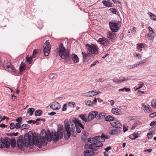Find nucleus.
<instances>
[{"label": "nucleus", "mask_w": 156, "mask_h": 156, "mask_svg": "<svg viewBox=\"0 0 156 156\" xmlns=\"http://www.w3.org/2000/svg\"><path fill=\"white\" fill-rule=\"evenodd\" d=\"M37 136L36 133L29 131L26 133L24 137L23 140L26 147H28L29 145L32 146L34 143H37Z\"/></svg>", "instance_id": "obj_1"}, {"label": "nucleus", "mask_w": 156, "mask_h": 156, "mask_svg": "<svg viewBox=\"0 0 156 156\" xmlns=\"http://www.w3.org/2000/svg\"><path fill=\"white\" fill-rule=\"evenodd\" d=\"M64 126L67 133L66 134H65V138L68 140L70 137L71 132L73 133L75 129V127L73 123H72L71 121H68V119H65L64 121Z\"/></svg>", "instance_id": "obj_2"}, {"label": "nucleus", "mask_w": 156, "mask_h": 156, "mask_svg": "<svg viewBox=\"0 0 156 156\" xmlns=\"http://www.w3.org/2000/svg\"><path fill=\"white\" fill-rule=\"evenodd\" d=\"M58 52L59 55L62 59H64L66 62L69 61L70 58L69 56L70 52L68 49H65L62 43L59 44Z\"/></svg>", "instance_id": "obj_3"}, {"label": "nucleus", "mask_w": 156, "mask_h": 156, "mask_svg": "<svg viewBox=\"0 0 156 156\" xmlns=\"http://www.w3.org/2000/svg\"><path fill=\"white\" fill-rule=\"evenodd\" d=\"M105 135L102 133L101 136H95L93 138L90 137L88 139V142L93 144L95 147H101L103 145L101 142H104L105 140Z\"/></svg>", "instance_id": "obj_4"}, {"label": "nucleus", "mask_w": 156, "mask_h": 156, "mask_svg": "<svg viewBox=\"0 0 156 156\" xmlns=\"http://www.w3.org/2000/svg\"><path fill=\"white\" fill-rule=\"evenodd\" d=\"M86 47L88 53L92 57H94L95 55L98 54L99 52V48L96 44H87Z\"/></svg>", "instance_id": "obj_5"}, {"label": "nucleus", "mask_w": 156, "mask_h": 156, "mask_svg": "<svg viewBox=\"0 0 156 156\" xmlns=\"http://www.w3.org/2000/svg\"><path fill=\"white\" fill-rule=\"evenodd\" d=\"M63 129L62 127L60 126L58 127L57 131V135L55 132H52V136H54L53 138V140L54 141L55 140L58 141L59 139L62 138L63 136Z\"/></svg>", "instance_id": "obj_6"}, {"label": "nucleus", "mask_w": 156, "mask_h": 156, "mask_svg": "<svg viewBox=\"0 0 156 156\" xmlns=\"http://www.w3.org/2000/svg\"><path fill=\"white\" fill-rule=\"evenodd\" d=\"M11 140L8 137H6L5 139L1 138L0 139V148H3L5 147H9L10 145Z\"/></svg>", "instance_id": "obj_7"}, {"label": "nucleus", "mask_w": 156, "mask_h": 156, "mask_svg": "<svg viewBox=\"0 0 156 156\" xmlns=\"http://www.w3.org/2000/svg\"><path fill=\"white\" fill-rule=\"evenodd\" d=\"M109 25L110 28L113 32H116L120 29L121 26V22H110Z\"/></svg>", "instance_id": "obj_8"}, {"label": "nucleus", "mask_w": 156, "mask_h": 156, "mask_svg": "<svg viewBox=\"0 0 156 156\" xmlns=\"http://www.w3.org/2000/svg\"><path fill=\"white\" fill-rule=\"evenodd\" d=\"M3 66L5 70L9 72L14 73L16 72L15 69L11 65V64L9 62L7 61L4 62Z\"/></svg>", "instance_id": "obj_9"}, {"label": "nucleus", "mask_w": 156, "mask_h": 156, "mask_svg": "<svg viewBox=\"0 0 156 156\" xmlns=\"http://www.w3.org/2000/svg\"><path fill=\"white\" fill-rule=\"evenodd\" d=\"M44 53L45 56H48L51 49V45L48 41L47 40L44 46Z\"/></svg>", "instance_id": "obj_10"}, {"label": "nucleus", "mask_w": 156, "mask_h": 156, "mask_svg": "<svg viewBox=\"0 0 156 156\" xmlns=\"http://www.w3.org/2000/svg\"><path fill=\"white\" fill-rule=\"evenodd\" d=\"M112 126L116 128H120L122 127L121 123L115 119L113 121L110 122Z\"/></svg>", "instance_id": "obj_11"}, {"label": "nucleus", "mask_w": 156, "mask_h": 156, "mask_svg": "<svg viewBox=\"0 0 156 156\" xmlns=\"http://www.w3.org/2000/svg\"><path fill=\"white\" fill-rule=\"evenodd\" d=\"M98 42L105 46H108L110 44V42L104 37L99 38Z\"/></svg>", "instance_id": "obj_12"}, {"label": "nucleus", "mask_w": 156, "mask_h": 156, "mask_svg": "<svg viewBox=\"0 0 156 156\" xmlns=\"http://www.w3.org/2000/svg\"><path fill=\"white\" fill-rule=\"evenodd\" d=\"M60 104L57 102L54 101L51 103L50 108L53 110H58L60 108Z\"/></svg>", "instance_id": "obj_13"}, {"label": "nucleus", "mask_w": 156, "mask_h": 156, "mask_svg": "<svg viewBox=\"0 0 156 156\" xmlns=\"http://www.w3.org/2000/svg\"><path fill=\"white\" fill-rule=\"evenodd\" d=\"M98 112H91L88 114V120L91 121L94 119L98 115Z\"/></svg>", "instance_id": "obj_14"}, {"label": "nucleus", "mask_w": 156, "mask_h": 156, "mask_svg": "<svg viewBox=\"0 0 156 156\" xmlns=\"http://www.w3.org/2000/svg\"><path fill=\"white\" fill-rule=\"evenodd\" d=\"M82 54L83 56V61L84 62H87L89 60L90 55L88 53V52L87 53L82 52Z\"/></svg>", "instance_id": "obj_15"}, {"label": "nucleus", "mask_w": 156, "mask_h": 156, "mask_svg": "<svg viewBox=\"0 0 156 156\" xmlns=\"http://www.w3.org/2000/svg\"><path fill=\"white\" fill-rule=\"evenodd\" d=\"M97 153V152H95L92 150H87L84 151L83 154L85 156H90L92 155H95Z\"/></svg>", "instance_id": "obj_16"}, {"label": "nucleus", "mask_w": 156, "mask_h": 156, "mask_svg": "<svg viewBox=\"0 0 156 156\" xmlns=\"http://www.w3.org/2000/svg\"><path fill=\"white\" fill-rule=\"evenodd\" d=\"M17 145L18 147L19 148H22L23 146V136H20L18 139L17 142Z\"/></svg>", "instance_id": "obj_17"}, {"label": "nucleus", "mask_w": 156, "mask_h": 156, "mask_svg": "<svg viewBox=\"0 0 156 156\" xmlns=\"http://www.w3.org/2000/svg\"><path fill=\"white\" fill-rule=\"evenodd\" d=\"M142 106L143 108L144 111L147 113H149L151 112L150 110V107L149 105L146 103H143Z\"/></svg>", "instance_id": "obj_18"}, {"label": "nucleus", "mask_w": 156, "mask_h": 156, "mask_svg": "<svg viewBox=\"0 0 156 156\" xmlns=\"http://www.w3.org/2000/svg\"><path fill=\"white\" fill-rule=\"evenodd\" d=\"M121 131V130L116 129L109 130V134L111 135H116L120 133Z\"/></svg>", "instance_id": "obj_19"}, {"label": "nucleus", "mask_w": 156, "mask_h": 156, "mask_svg": "<svg viewBox=\"0 0 156 156\" xmlns=\"http://www.w3.org/2000/svg\"><path fill=\"white\" fill-rule=\"evenodd\" d=\"M107 37L110 39L114 40L115 39L116 35L114 33L111 32H108L107 34Z\"/></svg>", "instance_id": "obj_20"}, {"label": "nucleus", "mask_w": 156, "mask_h": 156, "mask_svg": "<svg viewBox=\"0 0 156 156\" xmlns=\"http://www.w3.org/2000/svg\"><path fill=\"white\" fill-rule=\"evenodd\" d=\"M131 79V77L130 76H129L127 77H125L123 76H120L119 79L120 83L123 82L130 80Z\"/></svg>", "instance_id": "obj_21"}, {"label": "nucleus", "mask_w": 156, "mask_h": 156, "mask_svg": "<svg viewBox=\"0 0 156 156\" xmlns=\"http://www.w3.org/2000/svg\"><path fill=\"white\" fill-rule=\"evenodd\" d=\"M47 133L46 132L45 130L42 129L41 130L40 136L41 137L42 140L43 139V140H46V136L47 135Z\"/></svg>", "instance_id": "obj_22"}, {"label": "nucleus", "mask_w": 156, "mask_h": 156, "mask_svg": "<svg viewBox=\"0 0 156 156\" xmlns=\"http://www.w3.org/2000/svg\"><path fill=\"white\" fill-rule=\"evenodd\" d=\"M111 111L113 114L115 115H119L122 114V112H121V110L118 108H112Z\"/></svg>", "instance_id": "obj_23"}, {"label": "nucleus", "mask_w": 156, "mask_h": 156, "mask_svg": "<svg viewBox=\"0 0 156 156\" xmlns=\"http://www.w3.org/2000/svg\"><path fill=\"white\" fill-rule=\"evenodd\" d=\"M72 60L75 63H77L79 61V58L77 55L74 54H73L70 56Z\"/></svg>", "instance_id": "obj_24"}, {"label": "nucleus", "mask_w": 156, "mask_h": 156, "mask_svg": "<svg viewBox=\"0 0 156 156\" xmlns=\"http://www.w3.org/2000/svg\"><path fill=\"white\" fill-rule=\"evenodd\" d=\"M145 87L144 84L142 82H140L137 85V90L141 89L142 90H144Z\"/></svg>", "instance_id": "obj_25"}, {"label": "nucleus", "mask_w": 156, "mask_h": 156, "mask_svg": "<svg viewBox=\"0 0 156 156\" xmlns=\"http://www.w3.org/2000/svg\"><path fill=\"white\" fill-rule=\"evenodd\" d=\"M85 96L87 97H91L95 95L94 90H91L86 93Z\"/></svg>", "instance_id": "obj_26"}, {"label": "nucleus", "mask_w": 156, "mask_h": 156, "mask_svg": "<svg viewBox=\"0 0 156 156\" xmlns=\"http://www.w3.org/2000/svg\"><path fill=\"white\" fill-rule=\"evenodd\" d=\"M102 3L104 4V5L108 7H111L112 5V3L110 2L109 0L103 1L102 2Z\"/></svg>", "instance_id": "obj_27"}, {"label": "nucleus", "mask_w": 156, "mask_h": 156, "mask_svg": "<svg viewBox=\"0 0 156 156\" xmlns=\"http://www.w3.org/2000/svg\"><path fill=\"white\" fill-rule=\"evenodd\" d=\"M145 45L146 44L144 43H140L137 44V48L139 50H140V51H141L142 48H144Z\"/></svg>", "instance_id": "obj_28"}, {"label": "nucleus", "mask_w": 156, "mask_h": 156, "mask_svg": "<svg viewBox=\"0 0 156 156\" xmlns=\"http://www.w3.org/2000/svg\"><path fill=\"white\" fill-rule=\"evenodd\" d=\"M114 118L110 115H108L106 116L105 118V120L106 121H110L111 122L114 120Z\"/></svg>", "instance_id": "obj_29"}, {"label": "nucleus", "mask_w": 156, "mask_h": 156, "mask_svg": "<svg viewBox=\"0 0 156 156\" xmlns=\"http://www.w3.org/2000/svg\"><path fill=\"white\" fill-rule=\"evenodd\" d=\"M146 36L147 37L148 39L149 40H153L154 38V35L152 33L149 32L148 34H147L146 35Z\"/></svg>", "instance_id": "obj_30"}, {"label": "nucleus", "mask_w": 156, "mask_h": 156, "mask_svg": "<svg viewBox=\"0 0 156 156\" xmlns=\"http://www.w3.org/2000/svg\"><path fill=\"white\" fill-rule=\"evenodd\" d=\"M48 133H47L46 136V140L48 142H50L51 140L52 136L50 131H48Z\"/></svg>", "instance_id": "obj_31"}, {"label": "nucleus", "mask_w": 156, "mask_h": 156, "mask_svg": "<svg viewBox=\"0 0 156 156\" xmlns=\"http://www.w3.org/2000/svg\"><path fill=\"white\" fill-rule=\"evenodd\" d=\"M74 125V126L76 127L79 126V125L81 123L79 120L77 119H75L73 120V123Z\"/></svg>", "instance_id": "obj_32"}, {"label": "nucleus", "mask_w": 156, "mask_h": 156, "mask_svg": "<svg viewBox=\"0 0 156 156\" xmlns=\"http://www.w3.org/2000/svg\"><path fill=\"white\" fill-rule=\"evenodd\" d=\"M23 62H22V65L20 66L19 67V72L20 74H22V73L25 69L26 67L24 64H22Z\"/></svg>", "instance_id": "obj_33"}, {"label": "nucleus", "mask_w": 156, "mask_h": 156, "mask_svg": "<svg viewBox=\"0 0 156 156\" xmlns=\"http://www.w3.org/2000/svg\"><path fill=\"white\" fill-rule=\"evenodd\" d=\"M94 147H95L94 144H87L84 146V147L86 149H92L94 148Z\"/></svg>", "instance_id": "obj_34"}, {"label": "nucleus", "mask_w": 156, "mask_h": 156, "mask_svg": "<svg viewBox=\"0 0 156 156\" xmlns=\"http://www.w3.org/2000/svg\"><path fill=\"white\" fill-rule=\"evenodd\" d=\"M16 141L14 138H12L11 140L10 144L12 147L14 148L16 146Z\"/></svg>", "instance_id": "obj_35"}, {"label": "nucleus", "mask_w": 156, "mask_h": 156, "mask_svg": "<svg viewBox=\"0 0 156 156\" xmlns=\"http://www.w3.org/2000/svg\"><path fill=\"white\" fill-rule=\"evenodd\" d=\"M67 108H73L75 107V104L73 102H69L67 104Z\"/></svg>", "instance_id": "obj_36"}, {"label": "nucleus", "mask_w": 156, "mask_h": 156, "mask_svg": "<svg viewBox=\"0 0 156 156\" xmlns=\"http://www.w3.org/2000/svg\"><path fill=\"white\" fill-rule=\"evenodd\" d=\"M37 143H34V144H37V146L39 148H41V145H42L41 142V140H40V139L38 140V136H37Z\"/></svg>", "instance_id": "obj_37"}, {"label": "nucleus", "mask_w": 156, "mask_h": 156, "mask_svg": "<svg viewBox=\"0 0 156 156\" xmlns=\"http://www.w3.org/2000/svg\"><path fill=\"white\" fill-rule=\"evenodd\" d=\"M86 105L88 106H93V102L90 100L86 101H85Z\"/></svg>", "instance_id": "obj_38"}, {"label": "nucleus", "mask_w": 156, "mask_h": 156, "mask_svg": "<svg viewBox=\"0 0 156 156\" xmlns=\"http://www.w3.org/2000/svg\"><path fill=\"white\" fill-rule=\"evenodd\" d=\"M42 114V111L40 110H37L35 112V116H40Z\"/></svg>", "instance_id": "obj_39"}, {"label": "nucleus", "mask_w": 156, "mask_h": 156, "mask_svg": "<svg viewBox=\"0 0 156 156\" xmlns=\"http://www.w3.org/2000/svg\"><path fill=\"white\" fill-rule=\"evenodd\" d=\"M119 92L124 91V90L126 92H129L130 90V88H127L126 87H124L123 88L120 89L119 90Z\"/></svg>", "instance_id": "obj_40"}, {"label": "nucleus", "mask_w": 156, "mask_h": 156, "mask_svg": "<svg viewBox=\"0 0 156 156\" xmlns=\"http://www.w3.org/2000/svg\"><path fill=\"white\" fill-rule=\"evenodd\" d=\"M35 111V109L34 108H30L28 109V112L29 113L30 115L31 116L32 115L33 112H34Z\"/></svg>", "instance_id": "obj_41"}, {"label": "nucleus", "mask_w": 156, "mask_h": 156, "mask_svg": "<svg viewBox=\"0 0 156 156\" xmlns=\"http://www.w3.org/2000/svg\"><path fill=\"white\" fill-rule=\"evenodd\" d=\"M148 14H149L151 16V19L152 20H153L154 21L155 20V19H156V16L150 12H148Z\"/></svg>", "instance_id": "obj_42"}, {"label": "nucleus", "mask_w": 156, "mask_h": 156, "mask_svg": "<svg viewBox=\"0 0 156 156\" xmlns=\"http://www.w3.org/2000/svg\"><path fill=\"white\" fill-rule=\"evenodd\" d=\"M30 126L26 124H23L21 126V128L22 129H28L29 128Z\"/></svg>", "instance_id": "obj_43"}, {"label": "nucleus", "mask_w": 156, "mask_h": 156, "mask_svg": "<svg viewBox=\"0 0 156 156\" xmlns=\"http://www.w3.org/2000/svg\"><path fill=\"white\" fill-rule=\"evenodd\" d=\"M129 138L132 140H134L136 138V133H134V134H132L129 136Z\"/></svg>", "instance_id": "obj_44"}, {"label": "nucleus", "mask_w": 156, "mask_h": 156, "mask_svg": "<svg viewBox=\"0 0 156 156\" xmlns=\"http://www.w3.org/2000/svg\"><path fill=\"white\" fill-rule=\"evenodd\" d=\"M57 77V75L55 73H51V74L49 76V78L50 79H52L56 78Z\"/></svg>", "instance_id": "obj_45"}, {"label": "nucleus", "mask_w": 156, "mask_h": 156, "mask_svg": "<svg viewBox=\"0 0 156 156\" xmlns=\"http://www.w3.org/2000/svg\"><path fill=\"white\" fill-rule=\"evenodd\" d=\"M79 117L80 118L84 121H87V119L84 115H81L79 116Z\"/></svg>", "instance_id": "obj_46"}, {"label": "nucleus", "mask_w": 156, "mask_h": 156, "mask_svg": "<svg viewBox=\"0 0 156 156\" xmlns=\"http://www.w3.org/2000/svg\"><path fill=\"white\" fill-rule=\"evenodd\" d=\"M41 120V119H40L39 118H37L36 119L35 121H34L33 120H30L27 122V123H32V122H33V124H35L37 122L39 121H40Z\"/></svg>", "instance_id": "obj_47"}, {"label": "nucleus", "mask_w": 156, "mask_h": 156, "mask_svg": "<svg viewBox=\"0 0 156 156\" xmlns=\"http://www.w3.org/2000/svg\"><path fill=\"white\" fill-rule=\"evenodd\" d=\"M152 106L154 108H156V99H153L151 102Z\"/></svg>", "instance_id": "obj_48"}, {"label": "nucleus", "mask_w": 156, "mask_h": 156, "mask_svg": "<svg viewBox=\"0 0 156 156\" xmlns=\"http://www.w3.org/2000/svg\"><path fill=\"white\" fill-rule=\"evenodd\" d=\"M106 115V114L104 112H101L100 113L99 115L98 116L99 117V118L101 119L104 117Z\"/></svg>", "instance_id": "obj_49"}, {"label": "nucleus", "mask_w": 156, "mask_h": 156, "mask_svg": "<svg viewBox=\"0 0 156 156\" xmlns=\"http://www.w3.org/2000/svg\"><path fill=\"white\" fill-rule=\"evenodd\" d=\"M152 132L148 133L147 134V136L149 139H151L153 137V135L154 133H152Z\"/></svg>", "instance_id": "obj_50"}, {"label": "nucleus", "mask_w": 156, "mask_h": 156, "mask_svg": "<svg viewBox=\"0 0 156 156\" xmlns=\"http://www.w3.org/2000/svg\"><path fill=\"white\" fill-rule=\"evenodd\" d=\"M18 135V133H12L8 134V135L10 136H17Z\"/></svg>", "instance_id": "obj_51"}, {"label": "nucleus", "mask_w": 156, "mask_h": 156, "mask_svg": "<svg viewBox=\"0 0 156 156\" xmlns=\"http://www.w3.org/2000/svg\"><path fill=\"white\" fill-rule=\"evenodd\" d=\"M27 62H29L30 64H31L32 62V58H31V56H30V57H28V56H27Z\"/></svg>", "instance_id": "obj_52"}, {"label": "nucleus", "mask_w": 156, "mask_h": 156, "mask_svg": "<svg viewBox=\"0 0 156 156\" xmlns=\"http://www.w3.org/2000/svg\"><path fill=\"white\" fill-rule=\"evenodd\" d=\"M146 62V59H143L142 61H139V62H137V66L140 64H143L144 63H145Z\"/></svg>", "instance_id": "obj_53"}, {"label": "nucleus", "mask_w": 156, "mask_h": 156, "mask_svg": "<svg viewBox=\"0 0 156 156\" xmlns=\"http://www.w3.org/2000/svg\"><path fill=\"white\" fill-rule=\"evenodd\" d=\"M41 144L42 145L44 146H45L47 144V142L46 141V140H43V139L42 140V139H41Z\"/></svg>", "instance_id": "obj_54"}, {"label": "nucleus", "mask_w": 156, "mask_h": 156, "mask_svg": "<svg viewBox=\"0 0 156 156\" xmlns=\"http://www.w3.org/2000/svg\"><path fill=\"white\" fill-rule=\"evenodd\" d=\"M149 117L152 118L156 117V112H154L150 114L149 115Z\"/></svg>", "instance_id": "obj_55"}, {"label": "nucleus", "mask_w": 156, "mask_h": 156, "mask_svg": "<svg viewBox=\"0 0 156 156\" xmlns=\"http://www.w3.org/2000/svg\"><path fill=\"white\" fill-rule=\"evenodd\" d=\"M110 10L113 13L117 14L116 12H117V10L116 9L114 8H112L110 9Z\"/></svg>", "instance_id": "obj_56"}, {"label": "nucleus", "mask_w": 156, "mask_h": 156, "mask_svg": "<svg viewBox=\"0 0 156 156\" xmlns=\"http://www.w3.org/2000/svg\"><path fill=\"white\" fill-rule=\"evenodd\" d=\"M15 128L14 123L11 122L10 125V128L11 129H13Z\"/></svg>", "instance_id": "obj_57"}, {"label": "nucleus", "mask_w": 156, "mask_h": 156, "mask_svg": "<svg viewBox=\"0 0 156 156\" xmlns=\"http://www.w3.org/2000/svg\"><path fill=\"white\" fill-rule=\"evenodd\" d=\"M22 120V118L21 117H18L16 119V121L18 122V123H20L21 122Z\"/></svg>", "instance_id": "obj_58"}, {"label": "nucleus", "mask_w": 156, "mask_h": 156, "mask_svg": "<svg viewBox=\"0 0 156 156\" xmlns=\"http://www.w3.org/2000/svg\"><path fill=\"white\" fill-rule=\"evenodd\" d=\"M20 126L21 125L20 124V123H17L15 125V127L16 129H17L20 128Z\"/></svg>", "instance_id": "obj_59"}, {"label": "nucleus", "mask_w": 156, "mask_h": 156, "mask_svg": "<svg viewBox=\"0 0 156 156\" xmlns=\"http://www.w3.org/2000/svg\"><path fill=\"white\" fill-rule=\"evenodd\" d=\"M144 90H142L141 89L137 90V94H140V93H141L142 94H145V92L143 91Z\"/></svg>", "instance_id": "obj_60"}, {"label": "nucleus", "mask_w": 156, "mask_h": 156, "mask_svg": "<svg viewBox=\"0 0 156 156\" xmlns=\"http://www.w3.org/2000/svg\"><path fill=\"white\" fill-rule=\"evenodd\" d=\"M112 80L113 81V82L117 84L120 83L119 79H112Z\"/></svg>", "instance_id": "obj_61"}, {"label": "nucleus", "mask_w": 156, "mask_h": 156, "mask_svg": "<svg viewBox=\"0 0 156 156\" xmlns=\"http://www.w3.org/2000/svg\"><path fill=\"white\" fill-rule=\"evenodd\" d=\"M156 125V121H153L150 124V125L151 126H155Z\"/></svg>", "instance_id": "obj_62"}, {"label": "nucleus", "mask_w": 156, "mask_h": 156, "mask_svg": "<svg viewBox=\"0 0 156 156\" xmlns=\"http://www.w3.org/2000/svg\"><path fill=\"white\" fill-rule=\"evenodd\" d=\"M97 63H99V62L98 60L95 61L93 63L90 65V67H91L94 66H95Z\"/></svg>", "instance_id": "obj_63"}, {"label": "nucleus", "mask_w": 156, "mask_h": 156, "mask_svg": "<svg viewBox=\"0 0 156 156\" xmlns=\"http://www.w3.org/2000/svg\"><path fill=\"white\" fill-rule=\"evenodd\" d=\"M76 131L78 133H80L81 132V130L79 126L76 127Z\"/></svg>", "instance_id": "obj_64"}]
</instances>
